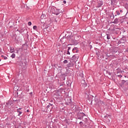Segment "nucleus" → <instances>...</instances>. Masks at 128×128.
<instances>
[{
    "label": "nucleus",
    "instance_id": "f257e3e1",
    "mask_svg": "<svg viewBox=\"0 0 128 128\" xmlns=\"http://www.w3.org/2000/svg\"><path fill=\"white\" fill-rule=\"evenodd\" d=\"M86 116V114L82 112H79L77 113V118L78 120H82L84 117Z\"/></svg>",
    "mask_w": 128,
    "mask_h": 128
},
{
    "label": "nucleus",
    "instance_id": "f03ea898",
    "mask_svg": "<svg viewBox=\"0 0 128 128\" xmlns=\"http://www.w3.org/2000/svg\"><path fill=\"white\" fill-rule=\"evenodd\" d=\"M58 9H56V8H52V12L54 14H56V16H58L60 14V11Z\"/></svg>",
    "mask_w": 128,
    "mask_h": 128
},
{
    "label": "nucleus",
    "instance_id": "7ed1b4c3",
    "mask_svg": "<svg viewBox=\"0 0 128 128\" xmlns=\"http://www.w3.org/2000/svg\"><path fill=\"white\" fill-rule=\"evenodd\" d=\"M72 108H74V110H75L77 114L82 112V109H80V108L78 106H74L72 107Z\"/></svg>",
    "mask_w": 128,
    "mask_h": 128
},
{
    "label": "nucleus",
    "instance_id": "20e7f679",
    "mask_svg": "<svg viewBox=\"0 0 128 128\" xmlns=\"http://www.w3.org/2000/svg\"><path fill=\"white\" fill-rule=\"evenodd\" d=\"M126 42V37H122L118 42V44H124Z\"/></svg>",
    "mask_w": 128,
    "mask_h": 128
},
{
    "label": "nucleus",
    "instance_id": "39448f33",
    "mask_svg": "<svg viewBox=\"0 0 128 128\" xmlns=\"http://www.w3.org/2000/svg\"><path fill=\"white\" fill-rule=\"evenodd\" d=\"M65 104L66 106H69V104H72V98H68L65 100Z\"/></svg>",
    "mask_w": 128,
    "mask_h": 128
},
{
    "label": "nucleus",
    "instance_id": "423d86ee",
    "mask_svg": "<svg viewBox=\"0 0 128 128\" xmlns=\"http://www.w3.org/2000/svg\"><path fill=\"white\" fill-rule=\"evenodd\" d=\"M78 59V55H74L72 56V60L74 62H76V60Z\"/></svg>",
    "mask_w": 128,
    "mask_h": 128
},
{
    "label": "nucleus",
    "instance_id": "0eeeda50",
    "mask_svg": "<svg viewBox=\"0 0 128 128\" xmlns=\"http://www.w3.org/2000/svg\"><path fill=\"white\" fill-rule=\"evenodd\" d=\"M68 70H66V73L62 74H61V76H62V80H66V76H68Z\"/></svg>",
    "mask_w": 128,
    "mask_h": 128
},
{
    "label": "nucleus",
    "instance_id": "6e6552de",
    "mask_svg": "<svg viewBox=\"0 0 128 128\" xmlns=\"http://www.w3.org/2000/svg\"><path fill=\"white\" fill-rule=\"evenodd\" d=\"M14 106V103L12 101H8V102L6 103V106L7 108L8 106Z\"/></svg>",
    "mask_w": 128,
    "mask_h": 128
},
{
    "label": "nucleus",
    "instance_id": "1a4fd4ad",
    "mask_svg": "<svg viewBox=\"0 0 128 128\" xmlns=\"http://www.w3.org/2000/svg\"><path fill=\"white\" fill-rule=\"evenodd\" d=\"M66 66L67 68H72V66H74V64L72 62H68Z\"/></svg>",
    "mask_w": 128,
    "mask_h": 128
},
{
    "label": "nucleus",
    "instance_id": "9d476101",
    "mask_svg": "<svg viewBox=\"0 0 128 128\" xmlns=\"http://www.w3.org/2000/svg\"><path fill=\"white\" fill-rule=\"evenodd\" d=\"M98 4L97 8H100V6H102V5L104 4V3H102V2L100 1V0L98 2Z\"/></svg>",
    "mask_w": 128,
    "mask_h": 128
},
{
    "label": "nucleus",
    "instance_id": "9b49d317",
    "mask_svg": "<svg viewBox=\"0 0 128 128\" xmlns=\"http://www.w3.org/2000/svg\"><path fill=\"white\" fill-rule=\"evenodd\" d=\"M112 24H118V19L116 18L114 22H112Z\"/></svg>",
    "mask_w": 128,
    "mask_h": 128
},
{
    "label": "nucleus",
    "instance_id": "f8f14e48",
    "mask_svg": "<svg viewBox=\"0 0 128 128\" xmlns=\"http://www.w3.org/2000/svg\"><path fill=\"white\" fill-rule=\"evenodd\" d=\"M72 52H78V48H74L72 50Z\"/></svg>",
    "mask_w": 128,
    "mask_h": 128
},
{
    "label": "nucleus",
    "instance_id": "ddd939ff",
    "mask_svg": "<svg viewBox=\"0 0 128 128\" xmlns=\"http://www.w3.org/2000/svg\"><path fill=\"white\" fill-rule=\"evenodd\" d=\"M19 64L20 66L22 68H24V66H26V64L24 65V62H20Z\"/></svg>",
    "mask_w": 128,
    "mask_h": 128
},
{
    "label": "nucleus",
    "instance_id": "4468645a",
    "mask_svg": "<svg viewBox=\"0 0 128 128\" xmlns=\"http://www.w3.org/2000/svg\"><path fill=\"white\" fill-rule=\"evenodd\" d=\"M17 112L18 114V116H20V114H22V112L20 111V110H18V109H17Z\"/></svg>",
    "mask_w": 128,
    "mask_h": 128
},
{
    "label": "nucleus",
    "instance_id": "2eb2a0df",
    "mask_svg": "<svg viewBox=\"0 0 128 128\" xmlns=\"http://www.w3.org/2000/svg\"><path fill=\"white\" fill-rule=\"evenodd\" d=\"M10 57H11L12 58H16V54H12L11 55Z\"/></svg>",
    "mask_w": 128,
    "mask_h": 128
},
{
    "label": "nucleus",
    "instance_id": "dca6fc26",
    "mask_svg": "<svg viewBox=\"0 0 128 128\" xmlns=\"http://www.w3.org/2000/svg\"><path fill=\"white\" fill-rule=\"evenodd\" d=\"M110 54H106L105 58L106 60H108V58H110Z\"/></svg>",
    "mask_w": 128,
    "mask_h": 128
},
{
    "label": "nucleus",
    "instance_id": "f3484780",
    "mask_svg": "<svg viewBox=\"0 0 128 128\" xmlns=\"http://www.w3.org/2000/svg\"><path fill=\"white\" fill-rule=\"evenodd\" d=\"M116 14L117 16H120V11H118V10L116 11Z\"/></svg>",
    "mask_w": 128,
    "mask_h": 128
},
{
    "label": "nucleus",
    "instance_id": "a211bd4d",
    "mask_svg": "<svg viewBox=\"0 0 128 128\" xmlns=\"http://www.w3.org/2000/svg\"><path fill=\"white\" fill-rule=\"evenodd\" d=\"M14 48H10V52H12V53L14 52Z\"/></svg>",
    "mask_w": 128,
    "mask_h": 128
},
{
    "label": "nucleus",
    "instance_id": "6ab92c4d",
    "mask_svg": "<svg viewBox=\"0 0 128 128\" xmlns=\"http://www.w3.org/2000/svg\"><path fill=\"white\" fill-rule=\"evenodd\" d=\"M107 40H110V36L109 34H107Z\"/></svg>",
    "mask_w": 128,
    "mask_h": 128
},
{
    "label": "nucleus",
    "instance_id": "aec40b11",
    "mask_svg": "<svg viewBox=\"0 0 128 128\" xmlns=\"http://www.w3.org/2000/svg\"><path fill=\"white\" fill-rule=\"evenodd\" d=\"M126 80H122V84H126Z\"/></svg>",
    "mask_w": 128,
    "mask_h": 128
},
{
    "label": "nucleus",
    "instance_id": "412c9836",
    "mask_svg": "<svg viewBox=\"0 0 128 128\" xmlns=\"http://www.w3.org/2000/svg\"><path fill=\"white\" fill-rule=\"evenodd\" d=\"M41 18H46V15L45 14H42L41 16Z\"/></svg>",
    "mask_w": 128,
    "mask_h": 128
},
{
    "label": "nucleus",
    "instance_id": "4be33fe9",
    "mask_svg": "<svg viewBox=\"0 0 128 128\" xmlns=\"http://www.w3.org/2000/svg\"><path fill=\"white\" fill-rule=\"evenodd\" d=\"M44 24H43L42 26H41L42 28V30H46V27L44 28Z\"/></svg>",
    "mask_w": 128,
    "mask_h": 128
},
{
    "label": "nucleus",
    "instance_id": "5701e85b",
    "mask_svg": "<svg viewBox=\"0 0 128 128\" xmlns=\"http://www.w3.org/2000/svg\"><path fill=\"white\" fill-rule=\"evenodd\" d=\"M114 30H116V29L114 28H113L112 29L110 30V32H114Z\"/></svg>",
    "mask_w": 128,
    "mask_h": 128
},
{
    "label": "nucleus",
    "instance_id": "b1692460",
    "mask_svg": "<svg viewBox=\"0 0 128 128\" xmlns=\"http://www.w3.org/2000/svg\"><path fill=\"white\" fill-rule=\"evenodd\" d=\"M92 1L93 2H98L100 0H92Z\"/></svg>",
    "mask_w": 128,
    "mask_h": 128
},
{
    "label": "nucleus",
    "instance_id": "393cba45",
    "mask_svg": "<svg viewBox=\"0 0 128 128\" xmlns=\"http://www.w3.org/2000/svg\"><path fill=\"white\" fill-rule=\"evenodd\" d=\"M36 28H37L36 26H33V29H34V30H36Z\"/></svg>",
    "mask_w": 128,
    "mask_h": 128
},
{
    "label": "nucleus",
    "instance_id": "a878e982",
    "mask_svg": "<svg viewBox=\"0 0 128 128\" xmlns=\"http://www.w3.org/2000/svg\"><path fill=\"white\" fill-rule=\"evenodd\" d=\"M110 115H107V116H104V118H108V117L110 118Z\"/></svg>",
    "mask_w": 128,
    "mask_h": 128
},
{
    "label": "nucleus",
    "instance_id": "bb28decb",
    "mask_svg": "<svg viewBox=\"0 0 128 128\" xmlns=\"http://www.w3.org/2000/svg\"><path fill=\"white\" fill-rule=\"evenodd\" d=\"M64 64H68V60H64V62H63Z\"/></svg>",
    "mask_w": 128,
    "mask_h": 128
},
{
    "label": "nucleus",
    "instance_id": "cd10ccee",
    "mask_svg": "<svg viewBox=\"0 0 128 128\" xmlns=\"http://www.w3.org/2000/svg\"><path fill=\"white\" fill-rule=\"evenodd\" d=\"M28 26H32V22H28Z\"/></svg>",
    "mask_w": 128,
    "mask_h": 128
},
{
    "label": "nucleus",
    "instance_id": "c85d7f7f",
    "mask_svg": "<svg viewBox=\"0 0 128 128\" xmlns=\"http://www.w3.org/2000/svg\"><path fill=\"white\" fill-rule=\"evenodd\" d=\"M118 78H122V76L120 75V74L118 75Z\"/></svg>",
    "mask_w": 128,
    "mask_h": 128
},
{
    "label": "nucleus",
    "instance_id": "c756f323",
    "mask_svg": "<svg viewBox=\"0 0 128 128\" xmlns=\"http://www.w3.org/2000/svg\"><path fill=\"white\" fill-rule=\"evenodd\" d=\"M66 54H70V51L68 50Z\"/></svg>",
    "mask_w": 128,
    "mask_h": 128
},
{
    "label": "nucleus",
    "instance_id": "7c9ffc66",
    "mask_svg": "<svg viewBox=\"0 0 128 128\" xmlns=\"http://www.w3.org/2000/svg\"><path fill=\"white\" fill-rule=\"evenodd\" d=\"M79 124H80V126H82V122H80Z\"/></svg>",
    "mask_w": 128,
    "mask_h": 128
},
{
    "label": "nucleus",
    "instance_id": "2f4dec72",
    "mask_svg": "<svg viewBox=\"0 0 128 128\" xmlns=\"http://www.w3.org/2000/svg\"><path fill=\"white\" fill-rule=\"evenodd\" d=\"M80 76H81L82 78H84V74H80Z\"/></svg>",
    "mask_w": 128,
    "mask_h": 128
},
{
    "label": "nucleus",
    "instance_id": "473e14b6",
    "mask_svg": "<svg viewBox=\"0 0 128 128\" xmlns=\"http://www.w3.org/2000/svg\"><path fill=\"white\" fill-rule=\"evenodd\" d=\"M4 60H8V57L4 56Z\"/></svg>",
    "mask_w": 128,
    "mask_h": 128
},
{
    "label": "nucleus",
    "instance_id": "72a5a7b5",
    "mask_svg": "<svg viewBox=\"0 0 128 128\" xmlns=\"http://www.w3.org/2000/svg\"><path fill=\"white\" fill-rule=\"evenodd\" d=\"M63 3H64V4H66V1L64 0V1H63Z\"/></svg>",
    "mask_w": 128,
    "mask_h": 128
},
{
    "label": "nucleus",
    "instance_id": "f704fd0d",
    "mask_svg": "<svg viewBox=\"0 0 128 128\" xmlns=\"http://www.w3.org/2000/svg\"><path fill=\"white\" fill-rule=\"evenodd\" d=\"M50 108V105H48L47 106H46V108L48 110V108Z\"/></svg>",
    "mask_w": 128,
    "mask_h": 128
},
{
    "label": "nucleus",
    "instance_id": "c9c22d12",
    "mask_svg": "<svg viewBox=\"0 0 128 128\" xmlns=\"http://www.w3.org/2000/svg\"><path fill=\"white\" fill-rule=\"evenodd\" d=\"M70 50V47H68V50Z\"/></svg>",
    "mask_w": 128,
    "mask_h": 128
},
{
    "label": "nucleus",
    "instance_id": "e433bc0d",
    "mask_svg": "<svg viewBox=\"0 0 128 128\" xmlns=\"http://www.w3.org/2000/svg\"><path fill=\"white\" fill-rule=\"evenodd\" d=\"M64 86V83H62V84H60V86Z\"/></svg>",
    "mask_w": 128,
    "mask_h": 128
},
{
    "label": "nucleus",
    "instance_id": "4c0bfd02",
    "mask_svg": "<svg viewBox=\"0 0 128 128\" xmlns=\"http://www.w3.org/2000/svg\"><path fill=\"white\" fill-rule=\"evenodd\" d=\"M14 100V102H18V100Z\"/></svg>",
    "mask_w": 128,
    "mask_h": 128
},
{
    "label": "nucleus",
    "instance_id": "58836bf2",
    "mask_svg": "<svg viewBox=\"0 0 128 128\" xmlns=\"http://www.w3.org/2000/svg\"><path fill=\"white\" fill-rule=\"evenodd\" d=\"M26 112H30V110H26Z\"/></svg>",
    "mask_w": 128,
    "mask_h": 128
},
{
    "label": "nucleus",
    "instance_id": "ea45409f",
    "mask_svg": "<svg viewBox=\"0 0 128 128\" xmlns=\"http://www.w3.org/2000/svg\"><path fill=\"white\" fill-rule=\"evenodd\" d=\"M90 48H92V45H90Z\"/></svg>",
    "mask_w": 128,
    "mask_h": 128
},
{
    "label": "nucleus",
    "instance_id": "a19ab883",
    "mask_svg": "<svg viewBox=\"0 0 128 128\" xmlns=\"http://www.w3.org/2000/svg\"><path fill=\"white\" fill-rule=\"evenodd\" d=\"M1 56H2V58H4V55H2Z\"/></svg>",
    "mask_w": 128,
    "mask_h": 128
},
{
    "label": "nucleus",
    "instance_id": "79ce46f5",
    "mask_svg": "<svg viewBox=\"0 0 128 128\" xmlns=\"http://www.w3.org/2000/svg\"><path fill=\"white\" fill-rule=\"evenodd\" d=\"M120 12H122V10H120Z\"/></svg>",
    "mask_w": 128,
    "mask_h": 128
},
{
    "label": "nucleus",
    "instance_id": "37998d69",
    "mask_svg": "<svg viewBox=\"0 0 128 128\" xmlns=\"http://www.w3.org/2000/svg\"><path fill=\"white\" fill-rule=\"evenodd\" d=\"M17 32H20V31L18 30H17Z\"/></svg>",
    "mask_w": 128,
    "mask_h": 128
},
{
    "label": "nucleus",
    "instance_id": "c03bdc74",
    "mask_svg": "<svg viewBox=\"0 0 128 128\" xmlns=\"http://www.w3.org/2000/svg\"><path fill=\"white\" fill-rule=\"evenodd\" d=\"M113 18H114V15H113Z\"/></svg>",
    "mask_w": 128,
    "mask_h": 128
},
{
    "label": "nucleus",
    "instance_id": "a18cd8bd",
    "mask_svg": "<svg viewBox=\"0 0 128 128\" xmlns=\"http://www.w3.org/2000/svg\"><path fill=\"white\" fill-rule=\"evenodd\" d=\"M58 68H62V66H58Z\"/></svg>",
    "mask_w": 128,
    "mask_h": 128
},
{
    "label": "nucleus",
    "instance_id": "49530a36",
    "mask_svg": "<svg viewBox=\"0 0 128 128\" xmlns=\"http://www.w3.org/2000/svg\"><path fill=\"white\" fill-rule=\"evenodd\" d=\"M50 106H52V104H50Z\"/></svg>",
    "mask_w": 128,
    "mask_h": 128
},
{
    "label": "nucleus",
    "instance_id": "de8ad7c7",
    "mask_svg": "<svg viewBox=\"0 0 128 128\" xmlns=\"http://www.w3.org/2000/svg\"><path fill=\"white\" fill-rule=\"evenodd\" d=\"M22 110V108H18V110Z\"/></svg>",
    "mask_w": 128,
    "mask_h": 128
},
{
    "label": "nucleus",
    "instance_id": "09e8293b",
    "mask_svg": "<svg viewBox=\"0 0 128 128\" xmlns=\"http://www.w3.org/2000/svg\"><path fill=\"white\" fill-rule=\"evenodd\" d=\"M12 26H10V28H12Z\"/></svg>",
    "mask_w": 128,
    "mask_h": 128
},
{
    "label": "nucleus",
    "instance_id": "8fccbe9b",
    "mask_svg": "<svg viewBox=\"0 0 128 128\" xmlns=\"http://www.w3.org/2000/svg\"><path fill=\"white\" fill-rule=\"evenodd\" d=\"M15 89H16V87L14 88V90H15Z\"/></svg>",
    "mask_w": 128,
    "mask_h": 128
},
{
    "label": "nucleus",
    "instance_id": "3c124183",
    "mask_svg": "<svg viewBox=\"0 0 128 128\" xmlns=\"http://www.w3.org/2000/svg\"><path fill=\"white\" fill-rule=\"evenodd\" d=\"M17 94H18V92H17Z\"/></svg>",
    "mask_w": 128,
    "mask_h": 128
},
{
    "label": "nucleus",
    "instance_id": "603ef678",
    "mask_svg": "<svg viewBox=\"0 0 128 128\" xmlns=\"http://www.w3.org/2000/svg\"><path fill=\"white\" fill-rule=\"evenodd\" d=\"M17 104H18V102H17Z\"/></svg>",
    "mask_w": 128,
    "mask_h": 128
},
{
    "label": "nucleus",
    "instance_id": "864d4df0",
    "mask_svg": "<svg viewBox=\"0 0 128 128\" xmlns=\"http://www.w3.org/2000/svg\"><path fill=\"white\" fill-rule=\"evenodd\" d=\"M112 2V1H111Z\"/></svg>",
    "mask_w": 128,
    "mask_h": 128
},
{
    "label": "nucleus",
    "instance_id": "5fc2aeb1",
    "mask_svg": "<svg viewBox=\"0 0 128 128\" xmlns=\"http://www.w3.org/2000/svg\"><path fill=\"white\" fill-rule=\"evenodd\" d=\"M115 16H116V14L115 15Z\"/></svg>",
    "mask_w": 128,
    "mask_h": 128
},
{
    "label": "nucleus",
    "instance_id": "6e6d98bb",
    "mask_svg": "<svg viewBox=\"0 0 128 128\" xmlns=\"http://www.w3.org/2000/svg\"><path fill=\"white\" fill-rule=\"evenodd\" d=\"M10 24V22H9V23H8V24Z\"/></svg>",
    "mask_w": 128,
    "mask_h": 128
},
{
    "label": "nucleus",
    "instance_id": "4d7b16f0",
    "mask_svg": "<svg viewBox=\"0 0 128 128\" xmlns=\"http://www.w3.org/2000/svg\"><path fill=\"white\" fill-rule=\"evenodd\" d=\"M2 60L0 59V62Z\"/></svg>",
    "mask_w": 128,
    "mask_h": 128
},
{
    "label": "nucleus",
    "instance_id": "13d9d810",
    "mask_svg": "<svg viewBox=\"0 0 128 128\" xmlns=\"http://www.w3.org/2000/svg\"><path fill=\"white\" fill-rule=\"evenodd\" d=\"M17 90H18V89H17Z\"/></svg>",
    "mask_w": 128,
    "mask_h": 128
},
{
    "label": "nucleus",
    "instance_id": "bf43d9fd",
    "mask_svg": "<svg viewBox=\"0 0 128 128\" xmlns=\"http://www.w3.org/2000/svg\"><path fill=\"white\" fill-rule=\"evenodd\" d=\"M56 22H58V21H56Z\"/></svg>",
    "mask_w": 128,
    "mask_h": 128
}]
</instances>
